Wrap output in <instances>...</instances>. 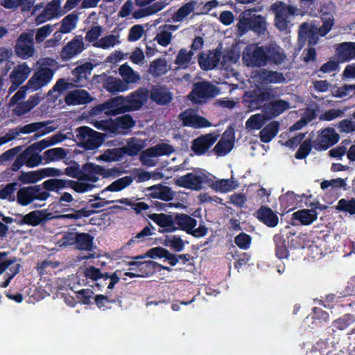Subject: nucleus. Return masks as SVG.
Returning <instances> with one entry per match:
<instances>
[{
    "mask_svg": "<svg viewBox=\"0 0 355 355\" xmlns=\"http://www.w3.org/2000/svg\"><path fill=\"white\" fill-rule=\"evenodd\" d=\"M149 96L146 89L141 88L127 98L122 96L113 98L103 104L98 105L90 111L91 115L97 116L103 112L106 115H116L125 112L139 110Z\"/></svg>",
    "mask_w": 355,
    "mask_h": 355,
    "instance_id": "f257e3e1",
    "label": "nucleus"
},
{
    "mask_svg": "<svg viewBox=\"0 0 355 355\" xmlns=\"http://www.w3.org/2000/svg\"><path fill=\"white\" fill-rule=\"evenodd\" d=\"M77 178L80 182H73L72 188L78 193H84L92 190L94 185L92 183L99 180L98 175L105 176L119 175V172L114 169H110L105 172V169L98 165L92 163L84 164L81 169L76 166H71L64 169L63 174Z\"/></svg>",
    "mask_w": 355,
    "mask_h": 355,
    "instance_id": "f03ea898",
    "label": "nucleus"
},
{
    "mask_svg": "<svg viewBox=\"0 0 355 355\" xmlns=\"http://www.w3.org/2000/svg\"><path fill=\"white\" fill-rule=\"evenodd\" d=\"M258 11L257 8L247 9L239 15L236 24V35L243 36L249 31L258 35H263L266 31L267 23L264 17L252 14Z\"/></svg>",
    "mask_w": 355,
    "mask_h": 355,
    "instance_id": "7ed1b4c3",
    "label": "nucleus"
},
{
    "mask_svg": "<svg viewBox=\"0 0 355 355\" xmlns=\"http://www.w3.org/2000/svg\"><path fill=\"white\" fill-rule=\"evenodd\" d=\"M51 122L40 121L26 124L24 126H19L8 130L4 135L0 137V146L15 139L20 134H29L36 131L41 130L40 134H35L34 138H38L42 135L53 131L55 128L49 126Z\"/></svg>",
    "mask_w": 355,
    "mask_h": 355,
    "instance_id": "20e7f679",
    "label": "nucleus"
},
{
    "mask_svg": "<svg viewBox=\"0 0 355 355\" xmlns=\"http://www.w3.org/2000/svg\"><path fill=\"white\" fill-rule=\"evenodd\" d=\"M275 14V24L281 31H286L295 16L301 14V10L296 6L287 5L282 1H276L270 6Z\"/></svg>",
    "mask_w": 355,
    "mask_h": 355,
    "instance_id": "39448f33",
    "label": "nucleus"
},
{
    "mask_svg": "<svg viewBox=\"0 0 355 355\" xmlns=\"http://www.w3.org/2000/svg\"><path fill=\"white\" fill-rule=\"evenodd\" d=\"M211 178L203 169L197 168L175 179V184L182 188L200 191L211 184Z\"/></svg>",
    "mask_w": 355,
    "mask_h": 355,
    "instance_id": "423d86ee",
    "label": "nucleus"
},
{
    "mask_svg": "<svg viewBox=\"0 0 355 355\" xmlns=\"http://www.w3.org/2000/svg\"><path fill=\"white\" fill-rule=\"evenodd\" d=\"M76 141L79 146L87 150L97 148L102 143L101 134L87 126L78 128L76 131Z\"/></svg>",
    "mask_w": 355,
    "mask_h": 355,
    "instance_id": "0eeeda50",
    "label": "nucleus"
},
{
    "mask_svg": "<svg viewBox=\"0 0 355 355\" xmlns=\"http://www.w3.org/2000/svg\"><path fill=\"white\" fill-rule=\"evenodd\" d=\"M49 197V193L39 185L29 186L18 189L16 202L21 206H27L36 200H46Z\"/></svg>",
    "mask_w": 355,
    "mask_h": 355,
    "instance_id": "6e6552de",
    "label": "nucleus"
},
{
    "mask_svg": "<svg viewBox=\"0 0 355 355\" xmlns=\"http://www.w3.org/2000/svg\"><path fill=\"white\" fill-rule=\"evenodd\" d=\"M220 94V89L208 81H201L193 85L192 91L189 95L191 101L201 103L207 99L214 98Z\"/></svg>",
    "mask_w": 355,
    "mask_h": 355,
    "instance_id": "1a4fd4ad",
    "label": "nucleus"
},
{
    "mask_svg": "<svg viewBox=\"0 0 355 355\" xmlns=\"http://www.w3.org/2000/svg\"><path fill=\"white\" fill-rule=\"evenodd\" d=\"M150 191V196L155 199H159L164 202L154 201L155 206L160 210L168 211L170 208L174 206V204L169 202L174 197V192L167 186L162 184L154 185L149 188Z\"/></svg>",
    "mask_w": 355,
    "mask_h": 355,
    "instance_id": "9d476101",
    "label": "nucleus"
},
{
    "mask_svg": "<svg viewBox=\"0 0 355 355\" xmlns=\"http://www.w3.org/2000/svg\"><path fill=\"white\" fill-rule=\"evenodd\" d=\"M175 221L178 229L184 230L195 237L204 236L207 232V229L204 225L200 224L196 228L197 220L189 215L184 214H176Z\"/></svg>",
    "mask_w": 355,
    "mask_h": 355,
    "instance_id": "9b49d317",
    "label": "nucleus"
},
{
    "mask_svg": "<svg viewBox=\"0 0 355 355\" xmlns=\"http://www.w3.org/2000/svg\"><path fill=\"white\" fill-rule=\"evenodd\" d=\"M264 46L248 45L243 52V60L248 67H263L266 65Z\"/></svg>",
    "mask_w": 355,
    "mask_h": 355,
    "instance_id": "f8f14e48",
    "label": "nucleus"
},
{
    "mask_svg": "<svg viewBox=\"0 0 355 355\" xmlns=\"http://www.w3.org/2000/svg\"><path fill=\"white\" fill-rule=\"evenodd\" d=\"M55 70L42 67L36 71L26 83V88L31 92L37 91L47 86L53 80Z\"/></svg>",
    "mask_w": 355,
    "mask_h": 355,
    "instance_id": "ddd939ff",
    "label": "nucleus"
},
{
    "mask_svg": "<svg viewBox=\"0 0 355 355\" xmlns=\"http://www.w3.org/2000/svg\"><path fill=\"white\" fill-rule=\"evenodd\" d=\"M33 36L34 31L31 30L27 33H22L18 37L15 46V51L18 57L27 59L33 56L35 53Z\"/></svg>",
    "mask_w": 355,
    "mask_h": 355,
    "instance_id": "4468645a",
    "label": "nucleus"
},
{
    "mask_svg": "<svg viewBox=\"0 0 355 355\" xmlns=\"http://www.w3.org/2000/svg\"><path fill=\"white\" fill-rule=\"evenodd\" d=\"M179 117L184 126L193 128H202L210 127L211 125V122L205 118L199 116L197 111L193 109H187L184 110L179 115Z\"/></svg>",
    "mask_w": 355,
    "mask_h": 355,
    "instance_id": "2eb2a0df",
    "label": "nucleus"
},
{
    "mask_svg": "<svg viewBox=\"0 0 355 355\" xmlns=\"http://www.w3.org/2000/svg\"><path fill=\"white\" fill-rule=\"evenodd\" d=\"M339 139V135L334 128H327L320 132L313 146L316 150H326L336 144Z\"/></svg>",
    "mask_w": 355,
    "mask_h": 355,
    "instance_id": "dca6fc26",
    "label": "nucleus"
},
{
    "mask_svg": "<svg viewBox=\"0 0 355 355\" xmlns=\"http://www.w3.org/2000/svg\"><path fill=\"white\" fill-rule=\"evenodd\" d=\"M119 272L120 271L116 270L110 275L107 272L102 273L100 269L97 268L89 266L85 268L84 274L87 278L91 279L94 281L109 280L107 288L112 290L114 287L115 284L120 280V277L119 275Z\"/></svg>",
    "mask_w": 355,
    "mask_h": 355,
    "instance_id": "f3484780",
    "label": "nucleus"
},
{
    "mask_svg": "<svg viewBox=\"0 0 355 355\" xmlns=\"http://www.w3.org/2000/svg\"><path fill=\"white\" fill-rule=\"evenodd\" d=\"M85 49V44L81 35L75 36L70 42L65 44L60 52L62 61H68L76 57Z\"/></svg>",
    "mask_w": 355,
    "mask_h": 355,
    "instance_id": "a211bd4d",
    "label": "nucleus"
},
{
    "mask_svg": "<svg viewBox=\"0 0 355 355\" xmlns=\"http://www.w3.org/2000/svg\"><path fill=\"white\" fill-rule=\"evenodd\" d=\"M234 130L232 128H228L222 135L220 139L214 148V153L218 156L227 155L234 145Z\"/></svg>",
    "mask_w": 355,
    "mask_h": 355,
    "instance_id": "6ab92c4d",
    "label": "nucleus"
},
{
    "mask_svg": "<svg viewBox=\"0 0 355 355\" xmlns=\"http://www.w3.org/2000/svg\"><path fill=\"white\" fill-rule=\"evenodd\" d=\"M94 237L87 233H78L76 248L81 251H85L86 254L82 253L78 258L79 260L89 259L95 257L94 250Z\"/></svg>",
    "mask_w": 355,
    "mask_h": 355,
    "instance_id": "aec40b11",
    "label": "nucleus"
},
{
    "mask_svg": "<svg viewBox=\"0 0 355 355\" xmlns=\"http://www.w3.org/2000/svg\"><path fill=\"white\" fill-rule=\"evenodd\" d=\"M218 138V135L214 132L201 135L193 140L191 149L196 155H203L212 146Z\"/></svg>",
    "mask_w": 355,
    "mask_h": 355,
    "instance_id": "412c9836",
    "label": "nucleus"
},
{
    "mask_svg": "<svg viewBox=\"0 0 355 355\" xmlns=\"http://www.w3.org/2000/svg\"><path fill=\"white\" fill-rule=\"evenodd\" d=\"M64 14V12L60 8V0H53L49 3L42 12L37 16L35 22L37 24H41L48 20L59 17Z\"/></svg>",
    "mask_w": 355,
    "mask_h": 355,
    "instance_id": "4be33fe9",
    "label": "nucleus"
},
{
    "mask_svg": "<svg viewBox=\"0 0 355 355\" xmlns=\"http://www.w3.org/2000/svg\"><path fill=\"white\" fill-rule=\"evenodd\" d=\"M148 218L159 227V232H172L178 230L175 226V216L165 214H151Z\"/></svg>",
    "mask_w": 355,
    "mask_h": 355,
    "instance_id": "5701e85b",
    "label": "nucleus"
},
{
    "mask_svg": "<svg viewBox=\"0 0 355 355\" xmlns=\"http://www.w3.org/2000/svg\"><path fill=\"white\" fill-rule=\"evenodd\" d=\"M290 108L291 104L288 101L278 99L265 104L263 107V112L266 117L269 119L278 116Z\"/></svg>",
    "mask_w": 355,
    "mask_h": 355,
    "instance_id": "b1692460",
    "label": "nucleus"
},
{
    "mask_svg": "<svg viewBox=\"0 0 355 355\" xmlns=\"http://www.w3.org/2000/svg\"><path fill=\"white\" fill-rule=\"evenodd\" d=\"M264 49L266 63L272 62L277 65L281 64L286 58L284 50L275 43L264 46Z\"/></svg>",
    "mask_w": 355,
    "mask_h": 355,
    "instance_id": "393cba45",
    "label": "nucleus"
},
{
    "mask_svg": "<svg viewBox=\"0 0 355 355\" xmlns=\"http://www.w3.org/2000/svg\"><path fill=\"white\" fill-rule=\"evenodd\" d=\"M69 105H83L92 101V97L85 89H78L68 92L64 98Z\"/></svg>",
    "mask_w": 355,
    "mask_h": 355,
    "instance_id": "a878e982",
    "label": "nucleus"
},
{
    "mask_svg": "<svg viewBox=\"0 0 355 355\" xmlns=\"http://www.w3.org/2000/svg\"><path fill=\"white\" fill-rule=\"evenodd\" d=\"M221 58L219 51L202 52L198 57V62L203 70H210L216 67Z\"/></svg>",
    "mask_w": 355,
    "mask_h": 355,
    "instance_id": "bb28decb",
    "label": "nucleus"
},
{
    "mask_svg": "<svg viewBox=\"0 0 355 355\" xmlns=\"http://www.w3.org/2000/svg\"><path fill=\"white\" fill-rule=\"evenodd\" d=\"M26 216L28 225L34 227L55 218L53 214L47 209L32 211L26 214Z\"/></svg>",
    "mask_w": 355,
    "mask_h": 355,
    "instance_id": "cd10ccee",
    "label": "nucleus"
},
{
    "mask_svg": "<svg viewBox=\"0 0 355 355\" xmlns=\"http://www.w3.org/2000/svg\"><path fill=\"white\" fill-rule=\"evenodd\" d=\"M178 26L166 24L159 26L154 40L162 46L166 47L171 44L172 40V33L177 31Z\"/></svg>",
    "mask_w": 355,
    "mask_h": 355,
    "instance_id": "c85d7f7f",
    "label": "nucleus"
},
{
    "mask_svg": "<svg viewBox=\"0 0 355 355\" xmlns=\"http://www.w3.org/2000/svg\"><path fill=\"white\" fill-rule=\"evenodd\" d=\"M339 62H345L355 58V42H342L336 49Z\"/></svg>",
    "mask_w": 355,
    "mask_h": 355,
    "instance_id": "c756f323",
    "label": "nucleus"
},
{
    "mask_svg": "<svg viewBox=\"0 0 355 355\" xmlns=\"http://www.w3.org/2000/svg\"><path fill=\"white\" fill-rule=\"evenodd\" d=\"M200 7V3L196 0H191L181 6L172 16L175 22H181L190 14L194 12Z\"/></svg>",
    "mask_w": 355,
    "mask_h": 355,
    "instance_id": "7c9ffc66",
    "label": "nucleus"
},
{
    "mask_svg": "<svg viewBox=\"0 0 355 355\" xmlns=\"http://www.w3.org/2000/svg\"><path fill=\"white\" fill-rule=\"evenodd\" d=\"M31 72V67L26 62L19 64L15 67L10 72L9 76L10 82L22 84L28 78Z\"/></svg>",
    "mask_w": 355,
    "mask_h": 355,
    "instance_id": "2f4dec72",
    "label": "nucleus"
},
{
    "mask_svg": "<svg viewBox=\"0 0 355 355\" xmlns=\"http://www.w3.org/2000/svg\"><path fill=\"white\" fill-rule=\"evenodd\" d=\"M320 36L319 32L312 26H309L306 23H303L299 30V41L304 42L305 40H308V42L310 45H315Z\"/></svg>",
    "mask_w": 355,
    "mask_h": 355,
    "instance_id": "473e14b6",
    "label": "nucleus"
},
{
    "mask_svg": "<svg viewBox=\"0 0 355 355\" xmlns=\"http://www.w3.org/2000/svg\"><path fill=\"white\" fill-rule=\"evenodd\" d=\"M146 255L150 258H164V261H167L171 266H175L178 263V255L171 253L168 250L157 247L149 250Z\"/></svg>",
    "mask_w": 355,
    "mask_h": 355,
    "instance_id": "72a5a7b5",
    "label": "nucleus"
},
{
    "mask_svg": "<svg viewBox=\"0 0 355 355\" xmlns=\"http://www.w3.org/2000/svg\"><path fill=\"white\" fill-rule=\"evenodd\" d=\"M259 78L266 84H282L286 82V79L282 72L263 69L259 73Z\"/></svg>",
    "mask_w": 355,
    "mask_h": 355,
    "instance_id": "f704fd0d",
    "label": "nucleus"
},
{
    "mask_svg": "<svg viewBox=\"0 0 355 355\" xmlns=\"http://www.w3.org/2000/svg\"><path fill=\"white\" fill-rule=\"evenodd\" d=\"M150 98L157 104L165 105L168 103L172 99V94L164 87H155L150 92Z\"/></svg>",
    "mask_w": 355,
    "mask_h": 355,
    "instance_id": "c9c22d12",
    "label": "nucleus"
},
{
    "mask_svg": "<svg viewBox=\"0 0 355 355\" xmlns=\"http://www.w3.org/2000/svg\"><path fill=\"white\" fill-rule=\"evenodd\" d=\"M257 218L270 227H274L278 224V216L271 209L266 207H261L258 210Z\"/></svg>",
    "mask_w": 355,
    "mask_h": 355,
    "instance_id": "e433bc0d",
    "label": "nucleus"
},
{
    "mask_svg": "<svg viewBox=\"0 0 355 355\" xmlns=\"http://www.w3.org/2000/svg\"><path fill=\"white\" fill-rule=\"evenodd\" d=\"M208 186H211L216 191L227 193L235 189L239 186V184L236 180L232 178L230 179H221L216 181L211 180V184H208Z\"/></svg>",
    "mask_w": 355,
    "mask_h": 355,
    "instance_id": "4c0bfd02",
    "label": "nucleus"
},
{
    "mask_svg": "<svg viewBox=\"0 0 355 355\" xmlns=\"http://www.w3.org/2000/svg\"><path fill=\"white\" fill-rule=\"evenodd\" d=\"M135 125V121L129 114L119 116L114 120V135L124 133Z\"/></svg>",
    "mask_w": 355,
    "mask_h": 355,
    "instance_id": "58836bf2",
    "label": "nucleus"
},
{
    "mask_svg": "<svg viewBox=\"0 0 355 355\" xmlns=\"http://www.w3.org/2000/svg\"><path fill=\"white\" fill-rule=\"evenodd\" d=\"M103 87L111 93L121 92L128 89L126 83L121 79L112 76H109L106 78Z\"/></svg>",
    "mask_w": 355,
    "mask_h": 355,
    "instance_id": "ea45409f",
    "label": "nucleus"
},
{
    "mask_svg": "<svg viewBox=\"0 0 355 355\" xmlns=\"http://www.w3.org/2000/svg\"><path fill=\"white\" fill-rule=\"evenodd\" d=\"M133 180L134 178L132 175H128L119 178L108 185L105 189H103L101 193L104 194L106 191H120L130 185Z\"/></svg>",
    "mask_w": 355,
    "mask_h": 355,
    "instance_id": "a19ab883",
    "label": "nucleus"
},
{
    "mask_svg": "<svg viewBox=\"0 0 355 355\" xmlns=\"http://www.w3.org/2000/svg\"><path fill=\"white\" fill-rule=\"evenodd\" d=\"M26 166L30 168L35 167L40 165L44 157L40 153L33 150V148L28 147L22 152Z\"/></svg>",
    "mask_w": 355,
    "mask_h": 355,
    "instance_id": "79ce46f5",
    "label": "nucleus"
},
{
    "mask_svg": "<svg viewBox=\"0 0 355 355\" xmlns=\"http://www.w3.org/2000/svg\"><path fill=\"white\" fill-rule=\"evenodd\" d=\"M293 218L301 224L308 225L317 218V213L313 209H302L293 214Z\"/></svg>",
    "mask_w": 355,
    "mask_h": 355,
    "instance_id": "37998d69",
    "label": "nucleus"
},
{
    "mask_svg": "<svg viewBox=\"0 0 355 355\" xmlns=\"http://www.w3.org/2000/svg\"><path fill=\"white\" fill-rule=\"evenodd\" d=\"M193 52L191 50L188 51L187 49H181L178 52L175 60V64L180 68L186 69L190 64H193Z\"/></svg>",
    "mask_w": 355,
    "mask_h": 355,
    "instance_id": "c03bdc74",
    "label": "nucleus"
},
{
    "mask_svg": "<svg viewBox=\"0 0 355 355\" xmlns=\"http://www.w3.org/2000/svg\"><path fill=\"white\" fill-rule=\"evenodd\" d=\"M18 183L12 182L0 188V199L6 200L10 202L17 201Z\"/></svg>",
    "mask_w": 355,
    "mask_h": 355,
    "instance_id": "a18cd8bd",
    "label": "nucleus"
},
{
    "mask_svg": "<svg viewBox=\"0 0 355 355\" xmlns=\"http://www.w3.org/2000/svg\"><path fill=\"white\" fill-rule=\"evenodd\" d=\"M279 128V123L273 121L263 128L259 135L261 141L265 143L270 141L277 134Z\"/></svg>",
    "mask_w": 355,
    "mask_h": 355,
    "instance_id": "49530a36",
    "label": "nucleus"
},
{
    "mask_svg": "<svg viewBox=\"0 0 355 355\" xmlns=\"http://www.w3.org/2000/svg\"><path fill=\"white\" fill-rule=\"evenodd\" d=\"M144 141L137 138H130L127 141V144L121 150L130 156L137 155L144 148Z\"/></svg>",
    "mask_w": 355,
    "mask_h": 355,
    "instance_id": "de8ad7c7",
    "label": "nucleus"
},
{
    "mask_svg": "<svg viewBox=\"0 0 355 355\" xmlns=\"http://www.w3.org/2000/svg\"><path fill=\"white\" fill-rule=\"evenodd\" d=\"M78 21V14L73 12L64 17L60 22L61 32L67 34L73 31Z\"/></svg>",
    "mask_w": 355,
    "mask_h": 355,
    "instance_id": "09e8293b",
    "label": "nucleus"
},
{
    "mask_svg": "<svg viewBox=\"0 0 355 355\" xmlns=\"http://www.w3.org/2000/svg\"><path fill=\"white\" fill-rule=\"evenodd\" d=\"M149 73L153 76H161L168 71L167 62L164 58H157L150 62Z\"/></svg>",
    "mask_w": 355,
    "mask_h": 355,
    "instance_id": "8fccbe9b",
    "label": "nucleus"
},
{
    "mask_svg": "<svg viewBox=\"0 0 355 355\" xmlns=\"http://www.w3.org/2000/svg\"><path fill=\"white\" fill-rule=\"evenodd\" d=\"M67 153V150L62 148H53L46 150L43 154V157L46 163L58 162L64 159Z\"/></svg>",
    "mask_w": 355,
    "mask_h": 355,
    "instance_id": "3c124183",
    "label": "nucleus"
},
{
    "mask_svg": "<svg viewBox=\"0 0 355 355\" xmlns=\"http://www.w3.org/2000/svg\"><path fill=\"white\" fill-rule=\"evenodd\" d=\"M273 241L276 257L279 259L287 258L288 257V250L284 237L280 234H275Z\"/></svg>",
    "mask_w": 355,
    "mask_h": 355,
    "instance_id": "603ef678",
    "label": "nucleus"
},
{
    "mask_svg": "<svg viewBox=\"0 0 355 355\" xmlns=\"http://www.w3.org/2000/svg\"><path fill=\"white\" fill-rule=\"evenodd\" d=\"M119 71L126 84L136 83L140 79L139 74L135 71L127 63L121 65Z\"/></svg>",
    "mask_w": 355,
    "mask_h": 355,
    "instance_id": "864d4df0",
    "label": "nucleus"
},
{
    "mask_svg": "<svg viewBox=\"0 0 355 355\" xmlns=\"http://www.w3.org/2000/svg\"><path fill=\"white\" fill-rule=\"evenodd\" d=\"M185 243H189L187 241H183L178 235H168L166 236L164 244L174 250L175 252H180L184 249Z\"/></svg>",
    "mask_w": 355,
    "mask_h": 355,
    "instance_id": "5fc2aeb1",
    "label": "nucleus"
},
{
    "mask_svg": "<svg viewBox=\"0 0 355 355\" xmlns=\"http://www.w3.org/2000/svg\"><path fill=\"white\" fill-rule=\"evenodd\" d=\"M73 87L72 83L67 82L64 78H60L57 80L53 87L48 92V96L58 97L64 91Z\"/></svg>",
    "mask_w": 355,
    "mask_h": 355,
    "instance_id": "6e6d98bb",
    "label": "nucleus"
},
{
    "mask_svg": "<svg viewBox=\"0 0 355 355\" xmlns=\"http://www.w3.org/2000/svg\"><path fill=\"white\" fill-rule=\"evenodd\" d=\"M139 159L141 164L147 167L155 166L157 163V156L151 147L141 152Z\"/></svg>",
    "mask_w": 355,
    "mask_h": 355,
    "instance_id": "4d7b16f0",
    "label": "nucleus"
},
{
    "mask_svg": "<svg viewBox=\"0 0 355 355\" xmlns=\"http://www.w3.org/2000/svg\"><path fill=\"white\" fill-rule=\"evenodd\" d=\"M119 43V36L115 35H108L99 39L98 41L93 44V46L96 48L107 49L114 47Z\"/></svg>",
    "mask_w": 355,
    "mask_h": 355,
    "instance_id": "13d9d810",
    "label": "nucleus"
},
{
    "mask_svg": "<svg viewBox=\"0 0 355 355\" xmlns=\"http://www.w3.org/2000/svg\"><path fill=\"white\" fill-rule=\"evenodd\" d=\"M93 64L90 62H85L81 65L76 67L73 71L72 74L76 78V80H80L91 74L93 69Z\"/></svg>",
    "mask_w": 355,
    "mask_h": 355,
    "instance_id": "bf43d9fd",
    "label": "nucleus"
},
{
    "mask_svg": "<svg viewBox=\"0 0 355 355\" xmlns=\"http://www.w3.org/2000/svg\"><path fill=\"white\" fill-rule=\"evenodd\" d=\"M94 126L106 135H114V120L112 119L95 120L92 122Z\"/></svg>",
    "mask_w": 355,
    "mask_h": 355,
    "instance_id": "052dcab7",
    "label": "nucleus"
},
{
    "mask_svg": "<svg viewBox=\"0 0 355 355\" xmlns=\"http://www.w3.org/2000/svg\"><path fill=\"white\" fill-rule=\"evenodd\" d=\"M267 119L266 116L261 114H256L251 116L246 121L245 126L247 128L252 130H259L265 123V120Z\"/></svg>",
    "mask_w": 355,
    "mask_h": 355,
    "instance_id": "680f3d73",
    "label": "nucleus"
},
{
    "mask_svg": "<svg viewBox=\"0 0 355 355\" xmlns=\"http://www.w3.org/2000/svg\"><path fill=\"white\" fill-rule=\"evenodd\" d=\"M155 227L149 224L137 233L135 236L132 238L128 241V243L131 244L132 243L143 241L150 236L155 234Z\"/></svg>",
    "mask_w": 355,
    "mask_h": 355,
    "instance_id": "e2e57ef3",
    "label": "nucleus"
},
{
    "mask_svg": "<svg viewBox=\"0 0 355 355\" xmlns=\"http://www.w3.org/2000/svg\"><path fill=\"white\" fill-rule=\"evenodd\" d=\"M345 111L346 109H331L322 113L319 116V119L320 121H330L335 119L343 117Z\"/></svg>",
    "mask_w": 355,
    "mask_h": 355,
    "instance_id": "0e129e2a",
    "label": "nucleus"
},
{
    "mask_svg": "<svg viewBox=\"0 0 355 355\" xmlns=\"http://www.w3.org/2000/svg\"><path fill=\"white\" fill-rule=\"evenodd\" d=\"M355 322L354 317L350 314H346L334 322V327L344 330Z\"/></svg>",
    "mask_w": 355,
    "mask_h": 355,
    "instance_id": "69168bd1",
    "label": "nucleus"
},
{
    "mask_svg": "<svg viewBox=\"0 0 355 355\" xmlns=\"http://www.w3.org/2000/svg\"><path fill=\"white\" fill-rule=\"evenodd\" d=\"M151 148L157 157L164 155H170L175 151L174 148L171 145L166 143L158 144Z\"/></svg>",
    "mask_w": 355,
    "mask_h": 355,
    "instance_id": "338daca9",
    "label": "nucleus"
},
{
    "mask_svg": "<svg viewBox=\"0 0 355 355\" xmlns=\"http://www.w3.org/2000/svg\"><path fill=\"white\" fill-rule=\"evenodd\" d=\"M53 29L54 26L51 24H46L37 28L35 35L36 42H43L53 31Z\"/></svg>",
    "mask_w": 355,
    "mask_h": 355,
    "instance_id": "774afa93",
    "label": "nucleus"
}]
</instances>
